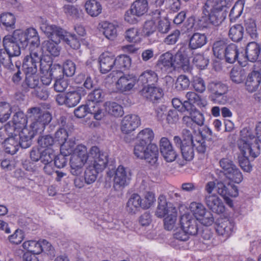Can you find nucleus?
Masks as SVG:
<instances>
[{
  "label": "nucleus",
  "instance_id": "47",
  "mask_svg": "<svg viewBox=\"0 0 261 261\" xmlns=\"http://www.w3.org/2000/svg\"><path fill=\"white\" fill-rule=\"evenodd\" d=\"M131 59L128 56L122 55L115 58V67L120 70H125L129 68Z\"/></svg>",
  "mask_w": 261,
  "mask_h": 261
},
{
  "label": "nucleus",
  "instance_id": "32",
  "mask_svg": "<svg viewBox=\"0 0 261 261\" xmlns=\"http://www.w3.org/2000/svg\"><path fill=\"white\" fill-rule=\"evenodd\" d=\"M239 49L236 44L231 43L227 46L225 53L224 55V59L225 61L230 64L234 63L236 61L239 62Z\"/></svg>",
  "mask_w": 261,
  "mask_h": 261
},
{
  "label": "nucleus",
  "instance_id": "51",
  "mask_svg": "<svg viewBox=\"0 0 261 261\" xmlns=\"http://www.w3.org/2000/svg\"><path fill=\"white\" fill-rule=\"evenodd\" d=\"M40 246V240L38 241L30 240L24 242L22 244V247L24 249L35 255L39 254L42 252V249H41Z\"/></svg>",
  "mask_w": 261,
  "mask_h": 261
},
{
  "label": "nucleus",
  "instance_id": "3",
  "mask_svg": "<svg viewBox=\"0 0 261 261\" xmlns=\"http://www.w3.org/2000/svg\"><path fill=\"white\" fill-rule=\"evenodd\" d=\"M173 143L180 150L183 158L188 161L192 160L194 156V140L190 130L184 128L181 132V137L175 136Z\"/></svg>",
  "mask_w": 261,
  "mask_h": 261
},
{
  "label": "nucleus",
  "instance_id": "26",
  "mask_svg": "<svg viewBox=\"0 0 261 261\" xmlns=\"http://www.w3.org/2000/svg\"><path fill=\"white\" fill-rule=\"evenodd\" d=\"M99 63L100 72L107 73L115 67V57L108 53L102 54L99 58Z\"/></svg>",
  "mask_w": 261,
  "mask_h": 261
},
{
  "label": "nucleus",
  "instance_id": "5",
  "mask_svg": "<svg viewBox=\"0 0 261 261\" xmlns=\"http://www.w3.org/2000/svg\"><path fill=\"white\" fill-rule=\"evenodd\" d=\"M22 49L29 46V49L31 50L41 51L40 47V38L37 30L33 28H30L25 31L16 30L14 31Z\"/></svg>",
  "mask_w": 261,
  "mask_h": 261
},
{
  "label": "nucleus",
  "instance_id": "34",
  "mask_svg": "<svg viewBox=\"0 0 261 261\" xmlns=\"http://www.w3.org/2000/svg\"><path fill=\"white\" fill-rule=\"evenodd\" d=\"M40 28L50 39L59 37L60 34L64 33V30L62 28L47 23H42Z\"/></svg>",
  "mask_w": 261,
  "mask_h": 261
},
{
  "label": "nucleus",
  "instance_id": "13",
  "mask_svg": "<svg viewBox=\"0 0 261 261\" xmlns=\"http://www.w3.org/2000/svg\"><path fill=\"white\" fill-rule=\"evenodd\" d=\"M42 56V53L41 51H30V54L24 58L22 65L25 74H35L37 73V64L41 61L40 57Z\"/></svg>",
  "mask_w": 261,
  "mask_h": 261
},
{
  "label": "nucleus",
  "instance_id": "42",
  "mask_svg": "<svg viewBox=\"0 0 261 261\" xmlns=\"http://www.w3.org/2000/svg\"><path fill=\"white\" fill-rule=\"evenodd\" d=\"M227 43L224 40H219L215 42L213 45L214 55L219 59L223 60L224 55L225 53L226 48H227Z\"/></svg>",
  "mask_w": 261,
  "mask_h": 261
},
{
  "label": "nucleus",
  "instance_id": "55",
  "mask_svg": "<svg viewBox=\"0 0 261 261\" xmlns=\"http://www.w3.org/2000/svg\"><path fill=\"white\" fill-rule=\"evenodd\" d=\"M186 97L193 105H196L200 107H204L205 105V101L202 99L201 96L194 92H187Z\"/></svg>",
  "mask_w": 261,
  "mask_h": 261
},
{
  "label": "nucleus",
  "instance_id": "2",
  "mask_svg": "<svg viewBox=\"0 0 261 261\" xmlns=\"http://www.w3.org/2000/svg\"><path fill=\"white\" fill-rule=\"evenodd\" d=\"M155 215L159 218L165 217L164 222L166 229L171 230L174 228L177 216V210L171 203L167 202L163 195H160L158 198Z\"/></svg>",
  "mask_w": 261,
  "mask_h": 261
},
{
  "label": "nucleus",
  "instance_id": "12",
  "mask_svg": "<svg viewBox=\"0 0 261 261\" xmlns=\"http://www.w3.org/2000/svg\"><path fill=\"white\" fill-rule=\"evenodd\" d=\"M261 83V62H257L253 65V69L246 75L245 88L250 93L255 92Z\"/></svg>",
  "mask_w": 261,
  "mask_h": 261
},
{
  "label": "nucleus",
  "instance_id": "37",
  "mask_svg": "<svg viewBox=\"0 0 261 261\" xmlns=\"http://www.w3.org/2000/svg\"><path fill=\"white\" fill-rule=\"evenodd\" d=\"M104 107L106 112L114 117H121L124 114L122 107L115 102L107 101L105 103Z\"/></svg>",
  "mask_w": 261,
  "mask_h": 261
},
{
  "label": "nucleus",
  "instance_id": "6",
  "mask_svg": "<svg viewBox=\"0 0 261 261\" xmlns=\"http://www.w3.org/2000/svg\"><path fill=\"white\" fill-rule=\"evenodd\" d=\"M86 90L82 87L72 88L65 93H59L56 95L55 99L60 106L65 105L69 108L76 106L80 101L82 97L86 95Z\"/></svg>",
  "mask_w": 261,
  "mask_h": 261
},
{
  "label": "nucleus",
  "instance_id": "8",
  "mask_svg": "<svg viewBox=\"0 0 261 261\" xmlns=\"http://www.w3.org/2000/svg\"><path fill=\"white\" fill-rule=\"evenodd\" d=\"M135 155L140 159H144L153 165L158 161L159 156L158 147L156 145L150 146L136 142L134 149Z\"/></svg>",
  "mask_w": 261,
  "mask_h": 261
},
{
  "label": "nucleus",
  "instance_id": "38",
  "mask_svg": "<svg viewBox=\"0 0 261 261\" xmlns=\"http://www.w3.org/2000/svg\"><path fill=\"white\" fill-rule=\"evenodd\" d=\"M154 138V134L151 129L149 128L142 130L138 134L136 142H141L147 145H155L151 143Z\"/></svg>",
  "mask_w": 261,
  "mask_h": 261
},
{
  "label": "nucleus",
  "instance_id": "23",
  "mask_svg": "<svg viewBox=\"0 0 261 261\" xmlns=\"http://www.w3.org/2000/svg\"><path fill=\"white\" fill-rule=\"evenodd\" d=\"M261 51V46L255 41L249 42L246 47L245 52V58L251 62H257Z\"/></svg>",
  "mask_w": 261,
  "mask_h": 261
},
{
  "label": "nucleus",
  "instance_id": "39",
  "mask_svg": "<svg viewBox=\"0 0 261 261\" xmlns=\"http://www.w3.org/2000/svg\"><path fill=\"white\" fill-rule=\"evenodd\" d=\"M85 7L87 13L92 17L98 16L102 10L100 4L96 0L87 1L85 4Z\"/></svg>",
  "mask_w": 261,
  "mask_h": 261
},
{
  "label": "nucleus",
  "instance_id": "25",
  "mask_svg": "<svg viewBox=\"0 0 261 261\" xmlns=\"http://www.w3.org/2000/svg\"><path fill=\"white\" fill-rule=\"evenodd\" d=\"M173 55L169 53L162 55L158 61V66L162 71L170 73L175 69L173 62Z\"/></svg>",
  "mask_w": 261,
  "mask_h": 261
},
{
  "label": "nucleus",
  "instance_id": "16",
  "mask_svg": "<svg viewBox=\"0 0 261 261\" xmlns=\"http://www.w3.org/2000/svg\"><path fill=\"white\" fill-rule=\"evenodd\" d=\"M160 147L161 153L166 162H172L176 159L177 153L167 138L161 139Z\"/></svg>",
  "mask_w": 261,
  "mask_h": 261
},
{
  "label": "nucleus",
  "instance_id": "27",
  "mask_svg": "<svg viewBox=\"0 0 261 261\" xmlns=\"http://www.w3.org/2000/svg\"><path fill=\"white\" fill-rule=\"evenodd\" d=\"M28 114H33L36 118L43 124L46 125L49 124L51 122L53 117L51 114L46 111H43L39 107H32L28 110Z\"/></svg>",
  "mask_w": 261,
  "mask_h": 261
},
{
  "label": "nucleus",
  "instance_id": "57",
  "mask_svg": "<svg viewBox=\"0 0 261 261\" xmlns=\"http://www.w3.org/2000/svg\"><path fill=\"white\" fill-rule=\"evenodd\" d=\"M190 83V81L187 76L185 75H180L177 77L175 83V88L178 91L185 90L189 87Z\"/></svg>",
  "mask_w": 261,
  "mask_h": 261
},
{
  "label": "nucleus",
  "instance_id": "33",
  "mask_svg": "<svg viewBox=\"0 0 261 261\" xmlns=\"http://www.w3.org/2000/svg\"><path fill=\"white\" fill-rule=\"evenodd\" d=\"M207 42V38L204 34L195 33L189 38V47L192 49H196L204 45Z\"/></svg>",
  "mask_w": 261,
  "mask_h": 261
},
{
  "label": "nucleus",
  "instance_id": "64",
  "mask_svg": "<svg viewBox=\"0 0 261 261\" xmlns=\"http://www.w3.org/2000/svg\"><path fill=\"white\" fill-rule=\"evenodd\" d=\"M125 39L129 42L136 43L139 39L138 29L132 28L127 29L125 32Z\"/></svg>",
  "mask_w": 261,
  "mask_h": 261
},
{
  "label": "nucleus",
  "instance_id": "24",
  "mask_svg": "<svg viewBox=\"0 0 261 261\" xmlns=\"http://www.w3.org/2000/svg\"><path fill=\"white\" fill-rule=\"evenodd\" d=\"M140 94L153 102L162 98L163 92L161 88L155 87H145L140 90Z\"/></svg>",
  "mask_w": 261,
  "mask_h": 261
},
{
  "label": "nucleus",
  "instance_id": "50",
  "mask_svg": "<svg viewBox=\"0 0 261 261\" xmlns=\"http://www.w3.org/2000/svg\"><path fill=\"white\" fill-rule=\"evenodd\" d=\"M101 171V170H97L94 166L89 165L85 171V182L88 185L94 182L97 178L98 173Z\"/></svg>",
  "mask_w": 261,
  "mask_h": 261
},
{
  "label": "nucleus",
  "instance_id": "20",
  "mask_svg": "<svg viewBox=\"0 0 261 261\" xmlns=\"http://www.w3.org/2000/svg\"><path fill=\"white\" fill-rule=\"evenodd\" d=\"M158 76L157 74L151 70H146L137 78L138 85L142 86L143 88L153 86L158 82Z\"/></svg>",
  "mask_w": 261,
  "mask_h": 261
},
{
  "label": "nucleus",
  "instance_id": "9",
  "mask_svg": "<svg viewBox=\"0 0 261 261\" xmlns=\"http://www.w3.org/2000/svg\"><path fill=\"white\" fill-rule=\"evenodd\" d=\"M207 90L211 93L210 98L215 103L224 105L227 101L226 93L228 91L227 85L221 81L215 80L209 82Z\"/></svg>",
  "mask_w": 261,
  "mask_h": 261
},
{
  "label": "nucleus",
  "instance_id": "22",
  "mask_svg": "<svg viewBox=\"0 0 261 261\" xmlns=\"http://www.w3.org/2000/svg\"><path fill=\"white\" fill-rule=\"evenodd\" d=\"M205 202L210 210L214 213L220 214L223 213L225 211V206L223 202L216 195L205 196Z\"/></svg>",
  "mask_w": 261,
  "mask_h": 261
},
{
  "label": "nucleus",
  "instance_id": "30",
  "mask_svg": "<svg viewBox=\"0 0 261 261\" xmlns=\"http://www.w3.org/2000/svg\"><path fill=\"white\" fill-rule=\"evenodd\" d=\"M59 38L67 44L69 47L77 49L81 45V39L74 34L66 32L64 30V33L60 35Z\"/></svg>",
  "mask_w": 261,
  "mask_h": 261
},
{
  "label": "nucleus",
  "instance_id": "62",
  "mask_svg": "<svg viewBox=\"0 0 261 261\" xmlns=\"http://www.w3.org/2000/svg\"><path fill=\"white\" fill-rule=\"evenodd\" d=\"M190 207L191 211L193 213L194 216L193 217L195 218L197 220L198 218L201 217L206 211L204 206L199 203L192 202L191 203Z\"/></svg>",
  "mask_w": 261,
  "mask_h": 261
},
{
  "label": "nucleus",
  "instance_id": "59",
  "mask_svg": "<svg viewBox=\"0 0 261 261\" xmlns=\"http://www.w3.org/2000/svg\"><path fill=\"white\" fill-rule=\"evenodd\" d=\"M105 96V93L102 89L100 88L95 89L88 94V100L92 102L98 103L103 100Z\"/></svg>",
  "mask_w": 261,
  "mask_h": 261
},
{
  "label": "nucleus",
  "instance_id": "10",
  "mask_svg": "<svg viewBox=\"0 0 261 261\" xmlns=\"http://www.w3.org/2000/svg\"><path fill=\"white\" fill-rule=\"evenodd\" d=\"M148 5L147 0H136L130 6V8L126 11L124 20L130 24H136L141 16L147 11Z\"/></svg>",
  "mask_w": 261,
  "mask_h": 261
},
{
  "label": "nucleus",
  "instance_id": "49",
  "mask_svg": "<svg viewBox=\"0 0 261 261\" xmlns=\"http://www.w3.org/2000/svg\"><path fill=\"white\" fill-rule=\"evenodd\" d=\"M244 3L242 1H237L230 10L229 17L231 22H234L241 15Z\"/></svg>",
  "mask_w": 261,
  "mask_h": 261
},
{
  "label": "nucleus",
  "instance_id": "40",
  "mask_svg": "<svg viewBox=\"0 0 261 261\" xmlns=\"http://www.w3.org/2000/svg\"><path fill=\"white\" fill-rule=\"evenodd\" d=\"M28 116L32 122L30 125V128H29L30 129V132L34 133L35 136L37 134H41L44 131L45 127L43 123L40 122L33 114L28 113Z\"/></svg>",
  "mask_w": 261,
  "mask_h": 261
},
{
  "label": "nucleus",
  "instance_id": "17",
  "mask_svg": "<svg viewBox=\"0 0 261 261\" xmlns=\"http://www.w3.org/2000/svg\"><path fill=\"white\" fill-rule=\"evenodd\" d=\"M140 123L141 121L138 115H127L121 120V130L124 134H129L137 128Z\"/></svg>",
  "mask_w": 261,
  "mask_h": 261
},
{
  "label": "nucleus",
  "instance_id": "48",
  "mask_svg": "<svg viewBox=\"0 0 261 261\" xmlns=\"http://www.w3.org/2000/svg\"><path fill=\"white\" fill-rule=\"evenodd\" d=\"M11 113V108L8 103H0V129L3 127V124L10 118Z\"/></svg>",
  "mask_w": 261,
  "mask_h": 261
},
{
  "label": "nucleus",
  "instance_id": "63",
  "mask_svg": "<svg viewBox=\"0 0 261 261\" xmlns=\"http://www.w3.org/2000/svg\"><path fill=\"white\" fill-rule=\"evenodd\" d=\"M39 78L35 74H26L24 80L25 84L29 88L36 89L39 84Z\"/></svg>",
  "mask_w": 261,
  "mask_h": 261
},
{
  "label": "nucleus",
  "instance_id": "54",
  "mask_svg": "<svg viewBox=\"0 0 261 261\" xmlns=\"http://www.w3.org/2000/svg\"><path fill=\"white\" fill-rule=\"evenodd\" d=\"M75 148V141L72 140H67L60 145V151L68 156L73 153Z\"/></svg>",
  "mask_w": 261,
  "mask_h": 261
},
{
  "label": "nucleus",
  "instance_id": "35",
  "mask_svg": "<svg viewBox=\"0 0 261 261\" xmlns=\"http://www.w3.org/2000/svg\"><path fill=\"white\" fill-rule=\"evenodd\" d=\"M15 17L11 13H5L1 14L0 22L2 28L10 31L14 30L15 28Z\"/></svg>",
  "mask_w": 261,
  "mask_h": 261
},
{
  "label": "nucleus",
  "instance_id": "43",
  "mask_svg": "<svg viewBox=\"0 0 261 261\" xmlns=\"http://www.w3.org/2000/svg\"><path fill=\"white\" fill-rule=\"evenodd\" d=\"M102 33L108 39L113 40L117 37L116 26L113 23L105 21L102 23Z\"/></svg>",
  "mask_w": 261,
  "mask_h": 261
},
{
  "label": "nucleus",
  "instance_id": "52",
  "mask_svg": "<svg viewBox=\"0 0 261 261\" xmlns=\"http://www.w3.org/2000/svg\"><path fill=\"white\" fill-rule=\"evenodd\" d=\"M224 175L227 179L237 184L240 183L243 179L242 172L237 166L225 172Z\"/></svg>",
  "mask_w": 261,
  "mask_h": 261
},
{
  "label": "nucleus",
  "instance_id": "15",
  "mask_svg": "<svg viewBox=\"0 0 261 261\" xmlns=\"http://www.w3.org/2000/svg\"><path fill=\"white\" fill-rule=\"evenodd\" d=\"M180 225L191 236H196L199 232L197 220L190 215H184L180 217Z\"/></svg>",
  "mask_w": 261,
  "mask_h": 261
},
{
  "label": "nucleus",
  "instance_id": "60",
  "mask_svg": "<svg viewBox=\"0 0 261 261\" xmlns=\"http://www.w3.org/2000/svg\"><path fill=\"white\" fill-rule=\"evenodd\" d=\"M68 85V80L63 77L55 80L53 87L55 91L63 93L67 88Z\"/></svg>",
  "mask_w": 261,
  "mask_h": 261
},
{
  "label": "nucleus",
  "instance_id": "7",
  "mask_svg": "<svg viewBox=\"0 0 261 261\" xmlns=\"http://www.w3.org/2000/svg\"><path fill=\"white\" fill-rule=\"evenodd\" d=\"M109 167V170L107 172V175L110 177L114 176L113 188L116 191L121 190L127 186L131 178V172L130 170L123 166L120 165L115 169Z\"/></svg>",
  "mask_w": 261,
  "mask_h": 261
},
{
  "label": "nucleus",
  "instance_id": "36",
  "mask_svg": "<svg viewBox=\"0 0 261 261\" xmlns=\"http://www.w3.org/2000/svg\"><path fill=\"white\" fill-rule=\"evenodd\" d=\"M140 207H142V199L137 194H133L129 197L127 204V211L132 214H135Z\"/></svg>",
  "mask_w": 261,
  "mask_h": 261
},
{
  "label": "nucleus",
  "instance_id": "45",
  "mask_svg": "<svg viewBox=\"0 0 261 261\" xmlns=\"http://www.w3.org/2000/svg\"><path fill=\"white\" fill-rule=\"evenodd\" d=\"M11 56L4 47L0 49V68L2 65L8 69H13L14 65L12 63Z\"/></svg>",
  "mask_w": 261,
  "mask_h": 261
},
{
  "label": "nucleus",
  "instance_id": "14",
  "mask_svg": "<svg viewBox=\"0 0 261 261\" xmlns=\"http://www.w3.org/2000/svg\"><path fill=\"white\" fill-rule=\"evenodd\" d=\"M17 38L14 32L12 35L5 36L3 41V47L13 57L19 56L21 54V49L22 48L20 40Z\"/></svg>",
  "mask_w": 261,
  "mask_h": 261
},
{
  "label": "nucleus",
  "instance_id": "1",
  "mask_svg": "<svg viewBox=\"0 0 261 261\" xmlns=\"http://www.w3.org/2000/svg\"><path fill=\"white\" fill-rule=\"evenodd\" d=\"M253 139L254 137L247 129L241 131V138L238 141V146L243 155L239 156L238 160L242 169L247 172H249L252 170V166L248 157L255 158L260 154L259 146L250 142Z\"/></svg>",
  "mask_w": 261,
  "mask_h": 261
},
{
  "label": "nucleus",
  "instance_id": "18",
  "mask_svg": "<svg viewBox=\"0 0 261 261\" xmlns=\"http://www.w3.org/2000/svg\"><path fill=\"white\" fill-rule=\"evenodd\" d=\"M137 82V77L133 74H124L116 82V87L121 92L130 91Z\"/></svg>",
  "mask_w": 261,
  "mask_h": 261
},
{
  "label": "nucleus",
  "instance_id": "44",
  "mask_svg": "<svg viewBox=\"0 0 261 261\" xmlns=\"http://www.w3.org/2000/svg\"><path fill=\"white\" fill-rule=\"evenodd\" d=\"M173 59L174 68H181L185 71L189 70V60L186 57H184L182 54L176 53V54L173 56Z\"/></svg>",
  "mask_w": 261,
  "mask_h": 261
},
{
  "label": "nucleus",
  "instance_id": "28",
  "mask_svg": "<svg viewBox=\"0 0 261 261\" xmlns=\"http://www.w3.org/2000/svg\"><path fill=\"white\" fill-rule=\"evenodd\" d=\"M17 136L18 137L20 148L22 149L30 147L32 144V140L35 136L34 133L30 132L29 128H23Z\"/></svg>",
  "mask_w": 261,
  "mask_h": 261
},
{
  "label": "nucleus",
  "instance_id": "41",
  "mask_svg": "<svg viewBox=\"0 0 261 261\" xmlns=\"http://www.w3.org/2000/svg\"><path fill=\"white\" fill-rule=\"evenodd\" d=\"M244 28L240 24L232 26L229 31V38L234 42L240 41L243 37Z\"/></svg>",
  "mask_w": 261,
  "mask_h": 261
},
{
  "label": "nucleus",
  "instance_id": "31",
  "mask_svg": "<svg viewBox=\"0 0 261 261\" xmlns=\"http://www.w3.org/2000/svg\"><path fill=\"white\" fill-rule=\"evenodd\" d=\"M61 40L59 37L50 39L49 40L45 41L43 43V47L50 55L57 57L60 55V49L58 43Z\"/></svg>",
  "mask_w": 261,
  "mask_h": 261
},
{
  "label": "nucleus",
  "instance_id": "11",
  "mask_svg": "<svg viewBox=\"0 0 261 261\" xmlns=\"http://www.w3.org/2000/svg\"><path fill=\"white\" fill-rule=\"evenodd\" d=\"M90 165L94 166L97 170L102 171L107 166L109 167L112 166L109 165V156L107 153L100 150L96 146H92L89 151Z\"/></svg>",
  "mask_w": 261,
  "mask_h": 261
},
{
  "label": "nucleus",
  "instance_id": "21",
  "mask_svg": "<svg viewBox=\"0 0 261 261\" xmlns=\"http://www.w3.org/2000/svg\"><path fill=\"white\" fill-rule=\"evenodd\" d=\"M234 229V222L232 219H224L220 220L217 225L216 230L219 236L228 238Z\"/></svg>",
  "mask_w": 261,
  "mask_h": 261
},
{
  "label": "nucleus",
  "instance_id": "56",
  "mask_svg": "<svg viewBox=\"0 0 261 261\" xmlns=\"http://www.w3.org/2000/svg\"><path fill=\"white\" fill-rule=\"evenodd\" d=\"M196 23V25L200 29L208 28L210 25L212 24L208 15L205 12V7L204 6L202 7V16L197 18Z\"/></svg>",
  "mask_w": 261,
  "mask_h": 261
},
{
  "label": "nucleus",
  "instance_id": "61",
  "mask_svg": "<svg viewBox=\"0 0 261 261\" xmlns=\"http://www.w3.org/2000/svg\"><path fill=\"white\" fill-rule=\"evenodd\" d=\"M64 74L67 77L72 76L76 70L75 64L70 60H66L62 66Z\"/></svg>",
  "mask_w": 261,
  "mask_h": 261
},
{
  "label": "nucleus",
  "instance_id": "58",
  "mask_svg": "<svg viewBox=\"0 0 261 261\" xmlns=\"http://www.w3.org/2000/svg\"><path fill=\"white\" fill-rule=\"evenodd\" d=\"M37 143L42 148H49L55 143L54 138L49 135H40L37 139Z\"/></svg>",
  "mask_w": 261,
  "mask_h": 261
},
{
  "label": "nucleus",
  "instance_id": "19",
  "mask_svg": "<svg viewBox=\"0 0 261 261\" xmlns=\"http://www.w3.org/2000/svg\"><path fill=\"white\" fill-rule=\"evenodd\" d=\"M216 190L222 197L231 196L236 197L238 196V189L236 186L229 182L225 183L221 180H216Z\"/></svg>",
  "mask_w": 261,
  "mask_h": 261
},
{
  "label": "nucleus",
  "instance_id": "53",
  "mask_svg": "<svg viewBox=\"0 0 261 261\" xmlns=\"http://www.w3.org/2000/svg\"><path fill=\"white\" fill-rule=\"evenodd\" d=\"M28 115H26L22 111L16 112L13 116V122L16 127L19 128H26V125L28 122Z\"/></svg>",
  "mask_w": 261,
  "mask_h": 261
},
{
  "label": "nucleus",
  "instance_id": "4",
  "mask_svg": "<svg viewBox=\"0 0 261 261\" xmlns=\"http://www.w3.org/2000/svg\"><path fill=\"white\" fill-rule=\"evenodd\" d=\"M222 0H207L204 4L205 12L208 15L212 25L219 26L225 19L227 12Z\"/></svg>",
  "mask_w": 261,
  "mask_h": 261
},
{
  "label": "nucleus",
  "instance_id": "46",
  "mask_svg": "<svg viewBox=\"0 0 261 261\" xmlns=\"http://www.w3.org/2000/svg\"><path fill=\"white\" fill-rule=\"evenodd\" d=\"M231 80L236 84H240L245 81L246 77L245 70L242 68H232L230 71Z\"/></svg>",
  "mask_w": 261,
  "mask_h": 261
},
{
  "label": "nucleus",
  "instance_id": "29",
  "mask_svg": "<svg viewBox=\"0 0 261 261\" xmlns=\"http://www.w3.org/2000/svg\"><path fill=\"white\" fill-rule=\"evenodd\" d=\"M4 144L6 152L11 155L16 153L20 148L17 134L12 135L6 138Z\"/></svg>",
  "mask_w": 261,
  "mask_h": 261
}]
</instances>
